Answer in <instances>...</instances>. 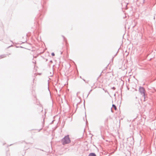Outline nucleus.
<instances>
[{
  "label": "nucleus",
  "mask_w": 156,
  "mask_h": 156,
  "mask_svg": "<svg viewBox=\"0 0 156 156\" xmlns=\"http://www.w3.org/2000/svg\"><path fill=\"white\" fill-rule=\"evenodd\" d=\"M71 142L69 136H66L62 140V142L63 144L64 145L70 143Z\"/></svg>",
  "instance_id": "f257e3e1"
},
{
  "label": "nucleus",
  "mask_w": 156,
  "mask_h": 156,
  "mask_svg": "<svg viewBox=\"0 0 156 156\" xmlns=\"http://www.w3.org/2000/svg\"><path fill=\"white\" fill-rule=\"evenodd\" d=\"M140 91L142 93L144 94V88L140 87L139 89Z\"/></svg>",
  "instance_id": "f03ea898"
},
{
  "label": "nucleus",
  "mask_w": 156,
  "mask_h": 156,
  "mask_svg": "<svg viewBox=\"0 0 156 156\" xmlns=\"http://www.w3.org/2000/svg\"><path fill=\"white\" fill-rule=\"evenodd\" d=\"M89 156H96V155L94 153H91L89 154Z\"/></svg>",
  "instance_id": "7ed1b4c3"
},
{
  "label": "nucleus",
  "mask_w": 156,
  "mask_h": 156,
  "mask_svg": "<svg viewBox=\"0 0 156 156\" xmlns=\"http://www.w3.org/2000/svg\"><path fill=\"white\" fill-rule=\"evenodd\" d=\"M112 107L114 108L115 109V110H116L117 109V108L116 107V106L115 105H112Z\"/></svg>",
  "instance_id": "20e7f679"
},
{
  "label": "nucleus",
  "mask_w": 156,
  "mask_h": 156,
  "mask_svg": "<svg viewBox=\"0 0 156 156\" xmlns=\"http://www.w3.org/2000/svg\"><path fill=\"white\" fill-rule=\"evenodd\" d=\"M51 55L52 56H54L55 55V54L54 53H51Z\"/></svg>",
  "instance_id": "39448f33"
}]
</instances>
